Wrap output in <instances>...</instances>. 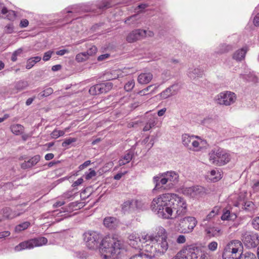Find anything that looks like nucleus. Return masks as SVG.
Masks as SVG:
<instances>
[{"label": "nucleus", "mask_w": 259, "mask_h": 259, "mask_svg": "<svg viewBox=\"0 0 259 259\" xmlns=\"http://www.w3.org/2000/svg\"><path fill=\"white\" fill-rule=\"evenodd\" d=\"M40 159V155H36L32 157L31 158L27 160H25V161L21 164V167L22 169L30 168L36 164L39 161Z\"/></svg>", "instance_id": "18"}, {"label": "nucleus", "mask_w": 259, "mask_h": 259, "mask_svg": "<svg viewBox=\"0 0 259 259\" xmlns=\"http://www.w3.org/2000/svg\"><path fill=\"white\" fill-rule=\"evenodd\" d=\"M28 85V83L27 81L25 80H20L15 83V89L17 90V92H18L24 90Z\"/></svg>", "instance_id": "32"}, {"label": "nucleus", "mask_w": 259, "mask_h": 259, "mask_svg": "<svg viewBox=\"0 0 259 259\" xmlns=\"http://www.w3.org/2000/svg\"><path fill=\"white\" fill-rule=\"evenodd\" d=\"M233 49V47L231 45L222 44L218 47L215 53L219 55L227 53Z\"/></svg>", "instance_id": "26"}, {"label": "nucleus", "mask_w": 259, "mask_h": 259, "mask_svg": "<svg viewBox=\"0 0 259 259\" xmlns=\"http://www.w3.org/2000/svg\"><path fill=\"white\" fill-rule=\"evenodd\" d=\"M30 225L29 222H25L22 224H20L15 227V231L16 232H19L21 231L26 229Z\"/></svg>", "instance_id": "36"}, {"label": "nucleus", "mask_w": 259, "mask_h": 259, "mask_svg": "<svg viewBox=\"0 0 259 259\" xmlns=\"http://www.w3.org/2000/svg\"><path fill=\"white\" fill-rule=\"evenodd\" d=\"M97 52V48L95 46H92L91 47H90L87 52H85V54L87 55V56L89 57V56H93L95 55Z\"/></svg>", "instance_id": "42"}, {"label": "nucleus", "mask_w": 259, "mask_h": 259, "mask_svg": "<svg viewBox=\"0 0 259 259\" xmlns=\"http://www.w3.org/2000/svg\"><path fill=\"white\" fill-rule=\"evenodd\" d=\"M88 58V57L87 56L85 53L82 52L78 54L76 56L75 60L78 62H82L86 61Z\"/></svg>", "instance_id": "39"}, {"label": "nucleus", "mask_w": 259, "mask_h": 259, "mask_svg": "<svg viewBox=\"0 0 259 259\" xmlns=\"http://www.w3.org/2000/svg\"><path fill=\"white\" fill-rule=\"evenodd\" d=\"M152 235H146L144 236H143L142 237V239L143 241H145V242H146L148 241H150L152 243H153V238H152Z\"/></svg>", "instance_id": "59"}, {"label": "nucleus", "mask_w": 259, "mask_h": 259, "mask_svg": "<svg viewBox=\"0 0 259 259\" xmlns=\"http://www.w3.org/2000/svg\"><path fill=\"white\" fill-rule=\"evenodd\" d=\"M207 256L201 249L193 245L183 248L171 259H206Z\"/></svg>", "instance_id": "3"}, {"label": "nucleus", "mask_w": 259, "mask_h": 259, "mask_svg": "<svg viewBox=\"0 0 259 259\" xmlns=\"http://www.w3.org/2000/svg\"><path fill=\"white\" fill-rule=\"evenodd\" d=\"M133 204L134 207V209H141L143 208L144 204L142 203V201L137 200H134L133 199Z\"/></svg>", "instance_id": "44"}, {"label": "nucleus", "mask_w": 259, "mask_h": 259, "mask_svg": "<svg viewBox=\"0 0 259 259\" xmlns=\"http://www.w3.org/2000/svg\"><path fill=\"white\" fill-rule=\"evenodd\" d=\"M11 129L12 133L18 135L22 132L24 127L22 125L18 124L12 125Z\"/></svg>", "instance_id": "33"}, {"label": "nucleus", "mask_w": 259, "mask_h": 259, "mask_svg": "<svg viewBox=\"0 0 259 259\" xmlns=\"http://www.w3.org/2000/svg\"><path fill=\"white\" fill-rule=\"evenodd\" d=\"M11 233L8 231H5L0 232V240L5 239L6 237L9 236Z\"/></svg>", "instance_id": "54"}, {"label": "nucleus", "mask_w": 259, "mask_h": 259, "mask_svg": "<svg viewBox=\"0 0 259 259\" xmlns=\"http://www.w3.org/2000/svg\"><path fill=\"white\" fill-rule=\"evenodd\" d=\"M155 124V121L154 118L150 119V120L146 123V125L143 128V131L146 132L150 130L152 127L154 126Z\"/></svg>", "instance_id": "37"}, {"label": "nucleus", "mask_w": 259, "mask_h": 259, "mask_svg": "<svg viewBox=\"0 0 259 259\" xmlns=\"http://www.w3.org/2000/svg\"><path fill=\"white\" fill-rule=\"evenodd\" d=\"M247 51L248 48L247 47H244L237 50L234 53L233 58L237 61H241L245 58Z\"/></svg>", "instance_id": "22"}, {"label": "nucleus", "mask_w": 259, "mask_h": 259, "mask_svg": "<svg viewBox=\"0 0 259 259\" xmlns=\"http://www.w3.org/2000/svg\"><path fill=\"white\" fill-rule=\"evenodd\" d=\"M203 75V70L200 68H195L190 70L188 72V76L192 79H195L196 77H201Z\"/></svg>", "instance_id": "29"}, {"label": "nucleus", "mask_w": 259, "mask_h": 259, "mask_svg": "<svg viewBox=\"0 0 259 259\" xmlns=\"http://www.w3.org/2000/svg\"><path fill=\"white\" fill-rule=\"evenodd\" d=\"M76 141V139L75 138H68L66 140L62 143V146L63 147H66L70 144H71L73 142H75Z\"/></svg>", "instance_id": "49"}, {"label": "nucleus", "mask_w": 259, "mask_h": 259, "mask_svg": "<svg viewBox=\"0 0 259 259\" xmlns=\"http://www.w3.org/2000/svg\"><path fill=\"white\" fill-rule=\"evenodd\" d=\"M209 160L212 164L217 166L225 165L230 160V155L222 149L215 148L209 153Z\"/></svg>", "instance_id": "5"}, {"label": "nucleus", "mask_w": 259, "mask_h": 259, "mask_svg": "<svg viewBox=\"0 0 259 259\" xmlns=\"http://www.w3.org/2000/svg\"><path fill=\"white\" fill-rule=\"evenodd\" d=\"M111 7V5L108 1H104L101 4L98 5V8L99 9H106Z\"/></svg>", "instance_id": "45"}, {"label": "nucleus", "mask_w": 259, "mask_h": 259, "mask_svg": "<svg viewBox=\"0 0 259 259\" xmlns=\"http://www.w3.org/2000/svg\"><path fill=\"white\" fill-rule=\"evenodd\" d=\"M242 205L243 209L248 211H251L254 209V204L252 201H246L242 204Z\"/></svg>", "instance_id": "34"}, {"label": "nucleus", "mask_w": 259, "mask_h": 259, "mask_svg": "<svg viewBox=\"0 0 259 259\" xmlns=\"http://www.w3.org/2000/svg\"><path fill=\"white\" fill-rule=\"evenodd\" d=\"M40 60L41 57L39 56H36L29 58V59H28L27 61L26 68L28 69L31 68L35 64V63L40 61Z\"/></svg>", "instance_id": "31"}, {"label": "nucleus", "mask_w": 259, "mask_h": 259, "mask_svg": "<svg viewBox=\"0 0 259 259\" xmlns=\"http://www.w3.org/2000/svg\"><path fill=\"white\" fill-rule=\"evenodd\" d=\"M203 141H201L200 143L198 142L197 141H196L193 139L192 140V144H191V147H192L195 151H198L199 150V145L200 144H202Z\"/></svg>", "instance_id": "48"}, {"label": "nucleus", "mask_w": 259, "mask_h": 259, "mask_svg": "<svg viewBox=\"0 0 259 259\" xmlns=\"http://www.w3.org/2000/svg\"><path fill=\"white\" fill-rule=\"evenodd\" d=\"M152 210L159 217L165 219H173L172 215L176 211L175 218L182 217L187 211L185 200L174 193H165L154 198L151 205Z\"/></svg>", "instance_id": "1"}, {"label": "nucleus", "mask_w": 259, "mask_h": 259, "mask_svg": "<svg viewBox=\"0 0 259 259\" xmlns=\"http://www.w3.org/2000/svg\"><path fill=\"white\" fill-rule=\"evenodd\" d=\"M253 24L255 26L259 27V13L257 14L254 18Z\"/></svg>", "instance_id": "63"}, {"label": "nucleus", "mask_w": 259, "mask_h": 259, "mask_svg": "<svg viewBox=\"0 0 259 259\" xmlns=\"http://www.w3.org/2000/svg\"><path fill=\"white\" fill-rule=\"evenodd\" d=\"M252 188L255 191H257L259 190V180L257 181V182H255L253 184L252 186Z\"/></svg>", "instance_id": "64"}, {"label": "nucleus", "mask_w": 259, "mask_h": 259, "mask_svg": "<svg viewBox=\"0 0 259 259\" xmlns=\"http://www.w3.org/2000/svg\"><path fill=\"white\" fill-rule=\"evenodd\" d=\"M130 259H150L146 254L140 253L132 256Z\"/></svg>", "instance_id": "50"}, {"label": "nucleus", "mask_w": 259, "mask_h": 259, "mask_svg": "<svg viewBox=\"0 0 259 259\" xmlns=\"http://www.w3.org/2000/svg\"><path fill=\"white\" fill-rule=\"evenodd\" d=\"M128 243L133 248L136 249H142V240L137 235L135 234H130L128 237Z\"/></svg>", "instance_id": "15"}, {"label": "nucleus", "mask_w": 259, "mask_h": 259, "mask_svg": "<svg viewBox=\"0 0 259 259\" xmlns=\"http://www.w3.org/2000/svg\"><path fill=\"white\" fill-rule=\"evenodd\" d=\"M97 175L95 170L90 168L89 172H86L84 175V178L86 180H89L95 177Z\"/></svg>", "instance_id": "41"}, {"label": "nucleus", "mask_w": 259, "mask_h": 259, "mask_svg": "<svg viewBox=\"0 0 259 259\" xmlns=\"http://www.w3.org/2000/svg\"><path fill=\"white\" fill-rule=\"evenodd\" d=\"M83 182V180L82 178H79L78 180H77L76 181H75L73 184L72 187H77L80 185H81Z\"/></svg>", "instance_id": "61"}, {"label": "nucleus", "mask_w": 259, "mask_h": 259, "mask_svg": "<svg viewBox=\"0 0 259 259\" xmlns=\"http://www.w3.org/2000/svg\"><path fill=\"white\" fill-rule=\"evenodd\" d=\"M219 210L217 207H214L208 214L207 215L206 217V220H209L211 219L212 218L215 216L218 213V211Z\"/></svg>", "instance_id": "46"}, {"label": "nucleus", "mask_w": 259, "mask_h": 259, "mask_svg": "<svg viewBox=\"0 0 259 259\" xmlns=\"http://www.w3.org/2000/svg\"><path fill=\"white\" fill-rule=\"evenodd\" d=\"M153 241L167 239V233L166 230L162 227H159L157 229L155 235H152Z\"/></svg>", "instance_id": "23"}, {"label": "nucleus", "mask_w": 259, "mask_h": 259, "mask_svg": "<svg viewBox=\"0 0 259 259\" xmlns=\"http://www.w3.org/2000/svg\"><path fill=\"white\" fill-rule=\"evenodd\" d=\"M186 242L185 236L183 235L178 236L177 238V242L179 244H182Z\"/></svg>", "instance_id": "56"}, {"label": "nucleus", "mask_w": 259, "mask_h": 259, "mask_svg": "<svg viewBox=\"0 0 259 259\" xmlns=\"http://www.w3.org/2000/svg\"><path fill=\"white\" fill-rule=\"evenodd\" d=\"M243 252V246L241 241L234 240L230 241L224 247L223 259H239Z\"/></svg>", "instance_id": "4"}, {"label": "nucleus", "mask_w": 259, "mask_h": 259, "mask_svg": "<svg viewBox=\"0 0 259 259\" xmlns=\"http://www.w3.org/2000/svg\"><path fill=\"white\" fill-rule=\"evenodd\" d=\"M218 247V243L215 241H212L209 243L208 245V249L211 251H215Z\"/></svg>", "instance_id": "51"}, {"label": "nucleus", "mask_w": 259, "mask_h": 259, "mask_svg": "<svg viewBox=\"0 0 259 259\" xmlns=\"http://www.w3.org/2000/svg\"><path fill=\"white\" fill-rule=\"evenodd\" d=\"M29 22L27 19H23L21 21L20 26L21 27H26L28 25Z\"/></svg>", "instance_id": "62"}, {"label": "nucleus", "mask_w": 259, "mask_h": 259, "mask_svg": "<svg viewBox=\"0 0 259 259\" xmlns=\"http://www.w3.org/2000/svg\"><path fill=\"white\" fill-rule=\"evenodd\" d=\"M53 92V90L51 88H47V89L45 90L42 92H40L38 95V98L39 99H42L44 97H48L49 95H51Z\"/></svg>", "instance_id": "35"}, {"label": "nucleus", "mask_w": 259, "mask_h": 259, "mask_svg": "<svg viewBox=\"0 0 259 259\" xmlns=\"http://www.w3.org/2000/svg\"><path fill=\"white\" fill-rule=\"evenodd\" d=\"M134 156V153L132 150L126 151L123 157L118 161V165L122 166L130 162Z\"/></svg>", "instance_id": "27"}, {"label": "nucleus", "mask_w": 259, "mask_h": 259, "mask_svg": "<svg viewBox=\"0 0 259 259\" xmlns=\"http://www.w3.org/2000/svg\"><path fill=\"white\" fill-rule=\"evenodd\" d=\"M202 190V187L196 186L184 188L182 189V192L185 195L194 197L199 195L201 192Z\"/></svg>", "instance_id": "14"}, {"label": "nucleus", "mask_w": 259, "mask_h": 259, "mask_svg": "<svg viewBox=\"0 0 259 259\" xmlns=\"http://www.w3.org/2000/svg\"><path fill=\"white\" fill-rule=\"evenodd\" d=\"M22 213L13 211L9 207H5L2 209V214L4 218L8 219H12L19 216Z\"/></svg>", "instance_id": "24"}, {"label": "nucleus", "mask_w": 259, "mask_h": 259, "mask_svg": "<svg viewBox=\"0 0 259 259\" xmlns=\"http://www.w3.org/2000/svg\"><path fill=\"white\" fill-rule=\"evenodd\" d=\"M177 86V84H174L166 88L165 90L160 94V96L162 99H165L167 98L176 95L178 90L175 89Z\"/></svg>", "instance_id": "16"}, {"label": "nucleus", "mask_w": 259, "mask_h": 259, "mask_svg": "<svg viewBox=\"0 0 259 259\" xmlns=\"http://www.w3.org/2000/svg\"><path fill=\"white\" fill-rule=\"evenodd\" d=\"M153 75L151 73H141L138 77V81L140 84H147L152 79Z\"/></svg>", "instance_id": "25"}, {"label": "nucleus", "mask_w": 259, "mask_h": 259, "mask_svg": "<svg viewBox=\"0 0 259 259\" xmlns=\"http://www.w3.org/2000/svg\"><path fill=\"white\" fill-rule=\"evenodd\" d=\"M241 256L239 259H257L255 255L251 252H242Z\"/></svg>", "instance_id": "38"}, {"label": "nucleus", "mask_w": 259, "mask_h": 259, "mask_svg": "<svg viewBox=\"0 0 259 259\" xmlns=\"http://www.w3.org/2000/svg\"><path fill=\"white\" fill-rule=\"evenodd\" d=\"M138 17V14H135L127 18V19L125 21V22L128 24H134L135 21L137 19V17Z\"/></svg>", "instance_id": "47"}, {"label": "nucleus", "mask_w": 259, "mask_h": 259, "mask_svg": "<svg viewBox=\"0 0 259 259\" xmlns=\"http://www.w3.org/2000/svg\"><path fill=\"white\" fill-rule=\"evenodd\" d=\"M212 121H213V119L211 118L207 117V118H204L202 121V123L203 125H207V124H209V123H211Z\"/></svg>", "instance_id": "60"}, {"label": "nucleus", "mask_w": 259, "mask_h": 259, "mask_svg": "<svg viewBox=\"0 0 259 259\" xmlns=\"http://www.w3.org/2000/svg\"><path fill=\"white\" fill-rule=\"evenodd\" d=\"M53 53V51H49L44 54L42 59L45 61H48L51 57L52 54Z\"/></svg>", "instance_id": "53"}, {"label": "nucleus", "mask_w": 259, "mask_h": 259, "mask_svg": "<svg viewBox=\"0 0 259 259\" xmlns=\"http://www.w3.org/2000/svg\"><path fill=\"white\" fill-rule=\"evenodd\" d=\"M165 174L168 182V185L169 188L172 187L178 183L179 177L175 171H170Z\"/></svg>", "instance_id": "17"}, {"label": "nucleus", "mask_w": 259, "mask_h": 259, "mask_svg": "<svg viewBox=\"0 0 259 259\" xmlns=\"http://www.w3.org/2000/svg\"><path fill=\"white\" fill-rule=\"evenodd\" d=\"M197 224L196 219L192 217H185L180 221L179 230L182 233H189L194 229Z\"/></svg>", "instance_id": "7"}, {"label": "nucleus", "mask_w": 259, "mask_h": 259, "mask_svg": "<svg viewBox=\"0 0 259 259\" xmlns=\"http://www.w3.org/2000/svg\"><path fill=\"white\" fill-rule=\"evenodd\" d=\"M103 223L107 228L109 229H113L117 227L118 222L115 218L107 217L104 219Z\"/></svg>", "instance_id": "19"}, {"label": "nucleus", "mask_w": 259, "mask_h": 259, "mask_svg": "<svg viewBox=\"0 0 259 259\" xmlns=\"http://www.w3.org/2000/svg\"><path fill=\"white\" fill-rule=\"evenodd\" d=\"M5 15H6V17L10 20L15 19L16 16L15 12L14 11L12 10H8L7 9V12Z\"/></svg>", "instance_id": "43"}, {"label": "nucleus", "mask_w": 259, "mask_h": 259, "mask_svg": "<svg viewBox=\"0 0 259 259\" xmlns=\"http://www.w3.org/2000/svg\"><path fill=\"white\" fill-rule=\"evenodd\" d=\"M83 237L87 247L90 249H96L100 246V251L105 253L104 257L106 259L111 257V255L118 254L120 250L123 248L121 241L110 236L102 239L101 235L96 232H85Z\"/></svg>", "instance_id": "2"}, {"label": "nucleus", "mask_w": 259, "mask_h": 259, "mask_svg": "<svg viewBox=\"0 0 259 259\" xmlns=\"http://www.w3.org/2000/svg\"><path fill=\"white\" fill-rule=\"evenodd\" d=\"M47 242V239L44 237L35 238L21 242L15 247V250L19 251L25 249H31L34 247L45 245Z\"/></svg>", "instance_id": "6"}, {"label": "nucleus", "mask_w": 259, "mask_h": 259, "mask_svg": "<svg viewBox=\"0 0 259 259\" xmlns=\"http://www.w3.org/2000/svg\"><path fill=\"white\" fill-rule=\"evenodd\" d=\"M161 176H155L153 178V183L155 184V186L153 190H158L160 189H166V187L164 186L166 183H168L166 176L165 173L162 174Z\"/></svg>", "instance_id": "13"}, {"label": "nucleus", "mask_w": 259, "mask_h": 259, "mask_svg": "<svg viewBox=\"0 0 259 259\" xmlns=\"http://www.w3.org/2000/svg\"><path fill=\"white\" fill-rule=\"evenodd\" d=\"M236 96L234 93L226 91L220 93L217 97V103L220 105L229 106L235 103Z\"/></svg>", "instance_id": "8"}, {"label": "nucleus", "mask_w": 259, "mask_h": 259, "mask_svg": "<svg viewBox=\"0 0 259 259\" xmlns=\"http://www.w3.org/2000/svg\"><path fill=\"white\" fill-rule=\"evenodd\" d=\"M146 31L143 29H136L133 30L126 37V40L128 42H133L145 36Z\"/></svg>", "instance_id": "12"}, {"label": "nucleus", "mask_w": 259, "mask_h": 259, "mask_svg": "<svg viewBox=\"0 0 259 259\" xmlns=\"http://www.w3.org/2000/svg\"><path fill=\"white\" fill-rule=\"evenodd\" d=\"M221 230L217 227L206 226L205 227V232L209 237H217L220 235Z\"/></svg>", "instance_id": "21"}, {"label": "nucleus", "mask_w": 259, "mask_h": 259, "mask_svg": "<svg viewBox=\"0 0 259 259\" xmlns=\"http://www.w3.org/2000/svg\"><path fill=\"white\" fill-rule=\"evenodd\" d=\"M152 87V85H149L147 88L143 89L142 90L140 91L138 94L141 96H144L147 94V92L149 91L151 88Z\"/></svg>", "instance_id": "55"}, {"label": "nucleus", "mask_w": 259, "mask_h": 259, "mask_svg": "<svg viewBox=\"0 0 259 259\" xmlns=\"http://www.w3.org/2000/svg\"><path fill=\"white\" fill-rule=\"evenodd\" d=\"M91 163V161L90 160H87L85 161L83 164L80 165L78 167L79 170H82L85 167H87Z\"/></svg>", "instance_id": "57"}, {"label": "nucleus", "mask_w": 259, "mask_h": 259, "mask_svg": "<svg viewBox=\"0 0 259 259\" xmlns=\"http://www.w3.org/2000/svg\"><path fill=\"white\" fill-rule=\"evenodd\" d=\"M194 138H198V137H194L193 136H190L188 134L183 135L182 138V143L183 145L185 146L188 147L189 149H191V145L190 144V143L192 144V140H193Z\"/></svg>", "instance_id": "28"}, {"label": "nucleus", "mask_w": 259, "mask_h": 259, "mask_svg": "<svg viewBox=\"0 0 259 259\" xmlns=\"http://www.w3.org/2000/svg\"><path fill=\"white\" fill-rule=\"evenodd\" d=\"M252 225L255 229L259 230V217H256L253 220Z\"/></svg>", "instance_id": "52"}, {"label": "nucleus", "mask_w": 259, "mask_h": 259, "mask_svg": "<svg viewBox=\"0 0 259 259\" xmlns=\"http://www.w3.org/2000/svg\"><path fill=\"white\" fill-rule=\"evenodd\" d=\"M5 31L7 33H11L13 31V27L12 25L8 24L5 28Z\"/></svg>", "instance_id": "58"}, {"label": "nucleus", "mask_w": 259, "mask_h": 259, "mask_svg": "<svg viewBox=\"0 0 259 259\" xmlns=\"http://www.w3.org/2000/svg\"><path fill=\"white\" fill-rule=\"evenodd\" d=\"M121 211L124 214L128 213L134 211L133 199L128 200L124 202L121 206Z\"/></svg>", "instance_id": "20"}, {"label": "nucleus", "mask_w": 259, "mask_h": 259, "mask_svg": "<svg viewBox=\"0 0 259 259\" xmlns=\"http://www.w3.org/2000/svg\"><path fill=\"white\" fill-rule=\"evenodd\" d=\"M237 216L235 213H231L230 211L228 210H224L223 213L221 217L222 220L232 221L234 220Z\"/></svg>", "instance_id": "30"}, {"label": "nucleus", "mask_w": 259, "mask_h": 259, "mask_svg": "<svg viewBox=\"0 0 259 259\" xmlns=\"http://www.w3.org/2000/svg\"><path fill=\"white\" fill-rule=\"evenodd\" d=\"M242 241L248 248H254L259 244L258 235L253 232L245 233L243 236Z\"/></svg>", "instance_id": "11"}, {"label": "nucleus", "mask_w": 259, "mask_h": 259, "mask_svg": "<svg viewBox=\"0 0 259 259\" xmlns=\"http://www.w3.org/2000/svg\"><path fill=\"white\" fill-rule=\"evenodd\" d=\"M151 252H155L158 255H163L168 248L166 239L153 241Z\"/></svg>", "instance_id": "10"}, {"label": "nucleus", "mask_w": 259, "mask_h": 259, "mask_svg": "<svg viewBox=\"0 0 259 259\" xmlns=\"http://www.w3.org/2000/svg\"><path fill=\"white\" fill-rule=\"evenodd\" d=\"M135 86V81L134 80H129L124 87V90L126 92H130L132 90Z\"/></svg>", "instance_id": "40"}, {"label": "nucleus", "mask_w": 259, "mask_h": 259, "mask_svg": "<svg viewBox=\"0 0 259 259\" xmlns=\"http://www.w3.org/2000/svg\"><path fill=\"white\" fill-rule=\"evenodd\" d=\"M112 87L113 83L112 82L101 83L91 87L89 92L91 95H97L107 93L111 90Z\"/></svg>", "instance_id": "9"}]
</instances>
